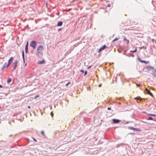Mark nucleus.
<instances>
[{"label": "nucleus", "instance_id": "f257e3e1", "mask_svg": "<svg viewBox=\"0 0 156 156\" xmlns=\"http://www.w3.org/2000/svg\"><path fill=\"white\" fill-rule=\"evenodd\" d=\"M44 50L43 47L41 45H39L37 48V56H39L42 55V52Z\"/></svg>", "mask_w": 156, "mask_h": 156}, {"label": "nucleus", "instance_id": "f03ea898", "mask_svg": "<svg viewBox=\"0 0 156 156\" xmlns=\"http://www.w3.org/2000/svg\"><path fill=\"white\" fill-rule=\"evenodd\" d=\"M37 45V42L35 41H31L30 44V46L32 47L34 49H35Z\"/></svg>", "mask_w": 156, "mask_h": 156}, {"label": "nucleus", "instance_id": "7ed1b4c3", "mask_svg": "<svg viewBox=\"0 0 156 156\" xmlns=\"http://www.w3.org/2000/svg\"><path fill=\"white\" fill-rule=\"evenodd\" d=\"M146 69L147 70L150 71H152V72H153V71H155V69L153 67L151 66H147L146 67Z\"/></svg>", "mask_w": 156, "mask_h": 156}, {"label": "nucleus", "instance_id": "20e7f679", "mask_svg": "<svg viewBox=\"0 0 156 156\" xmlns=\"http://www.w3.org/2000/svg\"><path fill=\"white\" fill-rule=\"evenodd\" d=\"M18 61L17 60L15 61L13 63V66L14 67L13 69L12 70V71H13L16 68Z\"/></svg>", "mask_w": 156, "mask_h": 156}, {"label": "nucleus", "instance_id": "39448f33", "mask_svg": "<svg viewBox=\"0 0 156 156\" xmlns=\"http://www.w3.org/2000/svg\"><path fill=\"white\" fill-rule=\"evenodd\" d=\"M145 91L146 93L147 94L150 95H151V96H153V94H152V93L147 88H146Z\"/></svg>", "mask_w": 156, "mask_h": 156}, {"label": "nucleus", "instance_id": "423d86ee", "mask_svg": "<svg viewBox=\"0 0 156 156\" xmlns=\"http://www.w3.org/2000/svg\"><path fill=\"white\" fill-rule=\"evenodd\" d=\"M13 60V57H11L10 58V59L9 60L8 64V65L7 66V67H8L9 66V65L12 62Z\"/></svg>", "mask_w": 156, "mask_h": 156}, {"label": "nucleus", "instance_id": "0eeeda50", "mask_svg": "<svg viewBox=\"0 0 156 156\" xmlns=\"http://www.w3.org/2000/svg\"><path fill=\"white\" fill-rule=\"evenodd\" d=\"M106 46L105 45H104L101 48L99 49L98 51V52H100L102 50H104L106 48Z\"/></svg>", "mask_w": 156, "mask_h": 156}, {"label": "nucleus", "instance_id": "6e6552de", "mask_svg": "<svg viewBox=\"0 0 156 156\" xmlns=\"http://www.w3.org/2000/svg\"><path fill=\"white\" fill-rule=\"evenodd\" d=\"M129 129H130L135 130L136 131H140V130L138 128H135L133 127H129Z\"/></svg>", "mask_w": 156, "mask_h": 156}, {"label": "nucleus", "instance_id": "1a4fd4ad", "mask_svg": "<svg viewBox=\"0 0 156 156\" xmlns=\"http://www.w3.org/2000/svg\"><path fill=\"white\" fill-rule=\"evenodd\" d=\"M28 42H27L25 47V52L26 53H28Z\"/></svg>", "mask_w": 156, "mask_h": 156}, {"label": "nucleus", "instance_id": "9d476101", "mask_svg": "<svg viewBox=\"0 0 156 156\" xmlns=\"http://www.w3.org/2000/svg\"><path fill=\"white\" fill-rule=\"evenodd\" d=\"M112 121L114 123H118L120 122V121L119 120L116 119H112Z\"/></svg>", "mask_w": 156, "mask_h": 156}, {"label": "nucleus", "instance_id": "9b49d317", "mask_svg": "<svg viewBox=\"0 0 156 156\" xmlns=\"http://www.w3.org/2000/svg\"><path fill=\"white\" fill-rule=\"evenodd\" d=\"M62 21H59L58 22L57 26H61L62 24Z\"/></svg>", "mask_w": 156, "mask_h": 156}, {"label": "nucleus", "instance_id": "f8f14e48", "mask_svg": "<svg viewBox=\"0 0 156 156\" xmlns=\"http://www.w3.org/2000/svg\"><path fill=\"white\" fill-rule=\"evenodd\" d=\"M44 61L43 60L41 61H38V63L39 64H41L44 63Z\"/></svg>", "mask_w": 156, "mask_h": 156}, {"label": "nucleus", "instance_id": "ddd939ff", "mask_svg": "<svg viewBox=\"0 0 156 156\" xmlns=\"http://www.w3.org/2000/svg\"><path fill=\"white\" fill-rule=\"evenodd\" d=\"M153 75L156 77V70L155 69V71H153V72L152 73Z\"/></svg>", "mask_w": 156, "mask_h": 156}, {"label": "nucleus", "instance_id": "4468645a", "mask_svg": "<svg viewBox=\"0 0 156 156\" xmlns=\"http://www.w3.org/2000/svg\"><path fill=\"white\" fill-rule=\"evenodd\" d=\"M136 51H137L136 48H135V50H133V51H130L131 52L134 53V52H136Z\"/></svg>", "mask_w": 156, "mask_h": 156}, {"label": "nucleus", "instance_id": "2eb2a0df", "mask_svg": "<svg viewBox=\"0 0 156 156\" xmlns=\"http://www.w3.org/2000/svg\"><path fill=\"white\" fill-rule=\"evenodd\" d=\"M12 80L10 78H9L7 80V82L8 83H9Z\"/></svg>", "mask_w": 156, "mask_h": 156}, {"label": "nucleus", "instance_id": "dca6fc26", "mask_svg": "<svg viewBox=\"0 0 156 156\" xmlns=\"http://www.w3.org/2000/svg\"><path fill=\"white\" fill-rule=\"evenodd\" d=\"M124 40L125 41H126L127 42V44H128L129 43V41L126 38H124Z\"/></svg>", "mask_w": 156, "mask_h": 156}, {"label": "nucleus", "instance_id": "f3484780", "mask_svg": "<svg viewBox=\"0 0 156 156\" xmlns=\"http://www.w3.org/2000/svg\"><path fill=\"white\" fill-rule=\"evenodd\" d=\"M6 63H5L3 65V68H2V69L3 70L4 68L6 66Z\"/></svg>", "mask_w": 156, "mask_h": 156}, {"label": "nucleus", "instance_id": "a211bd4d", "mask_svg": "<svg viewBox=\"0 0 156 156\" xmlns=\"http://www.w3.org/2000/svg\"><path fill=\"white\" fill-rule=\"evenodd\" d=\"M148 119L149 120H152L153 119V118L152 117H149Z\"/></svg>", "mask_w": 156, "mask_h": 156}, {"label": "nucleus", "instance_id": "6ab92c4d", "mask_svg": "<svg viewBox=\"0 0 156 156\" xmlns=\"http://www.w3.org/2000/svg\"><path fill=\"white\" fill-rule=\"evenodd\" d=\"M119 39V38H115V39L114 40H113V42H114V41H117Z\"/></svg>", "mask_w": 156, "mask_h": 156}, {"label": "nucleus", "instance_id": "aec40b11", "mask_svg": "<svg viewBox=\"0 0 156 156\" xmlns=\"http://www.w3.org/2000/svg\"><path fill=\"white\" fill-rule=\"evenodd\" d=\"M22 56H23V59L24 60V53L23 51V53H22Z\"/></svg>", "mask_w": 156, "mask_h": 156}, {"label": "nucleus", "instance_id": "412c9836", "mask_svg": "<svg viewBox=\"0 0 156 156\" xmlns=\"http://www.w3.org/2000/svg\"><path fill=\"white\" fill-rule=\"evenodd\" d=\"M148 115H151L153 116H156L154 114H149Z\"/></svg>", "mask_w": 156, "mask_h": 156}, {"label": "nucleus", "instance_id": "4be33fe9", "mask_svg": "<svg viewBox=\"0 0 156 156\" xmlns=\"http://www.w3.org/2000/svg\"><path fill=\"white\" fill-rule=\"evenodd\" d=\"M41 134L43 136H44V131H42L41 132Z\"/></svg>", "mask_w": 156, "mask_h": 156}, {"label": "nucleus", "instance_id": "5701e85b", "mask_svg": "<svg viewBox=\"0 0 156 156\" xmlns=\"http://www.w3.org/2000/svg\"><path fill=\"white\" fill-rule=\"evenodd\" d=\"M136 85L137 87H139L140 86V84H136Z\"/></svg>", "mask_w": 156, "mask_h": 156}, {"label": "nucleus", "instance_id": "b1692460", "mask_svg": "<svg viewBox=\"0 0 156 156\" xmlns=\"http://www.w3.org/2000/svg\"><path fill=\"white\" fill-rule=\"evenodd\" d=\"M70 82L68 83L66 85V87H67L68 86V85H69V84H70Z\"/></svg>", "mask_w": 156, "mask_h": 156}, {"label": "nucleus", "instance_id": "393cba45", "mask_svg": "<svg viewBox=\"0 0 156 156\" xmlns=\"http://www.w3.org/2000/svg\"><path fill=\"white\" fill-rule=\"evenodd\" d=\"M137 99L140 100H141L140 98V97H137L136 98Z\"/></svg>", "mask_w": 156, "mask_h": 156}, {"label": "nucleus", "instance_id": "a878e982", "mask_svg": "<svg viewBox=\"0 0 156 156\" xmlns=\"http://www.w3.org/2000/svg\"><path fill=\"white\" fill-rule=\"evenodd\" d=\"M51 115L52 117H53V113L52 112H51Z\"/></svg>", "mask_w": 156, "mask_h": 156}, {"label": "nucleus", "instance_id": "bb28decb", "mask_svg": "<svg viewBox=\"0 0 156 156\" xmlns=\"http://www.w3.org/2000/svg\"><path fill=\"white\" fill-rule=\"evenodd\" d=\"M87 71H86L84 73V76L86 75L87 74Z\"/></svg>", "mask_w": 156, "mask_h": 156}, {"label": "nucleus", "instance_id": "cd10ccee", "mask_svg": "<svg viewBox=\"0 0 156 156\" xmlns=\"http://www.w3.org/2000/svg\"><path fill=\"white\" fill-rule=\"evenodd\" d=\"M140 61L141 62H144V63H146V62L145 61H142V60H140Z\"/></svg>", "mask_w": 156, "mask_h": 156}, {"label": "nucleus", "instance_id": "c85d7f7f", "mask_svg": "<svg viewBox=\"0 0 156 156\" xmlns=\"http://www.w3.org/2000/svg\"><path fill=\"white\" fill-rule=\"evenodd\" d=\"M39 97V96L38 95H37V96H36L35 97V98H34L35 99H36L38 97Z\"/></svg>", "mask_w": 156, "mask_h": 156}, {"label": "nucleus", "instance_id": "c756f323", "mask_svg": "<svg viewBox=\"0 0 156 156\" xmlns=\"http://www.w3.org/2000/svg\"><path fill=\"white\" fill-rule=\"evenodd\" d=\"M80 72H83V73H84V71L83 70H80Z\"/></svg>", "mask_w": 156, "mask_h": 156}, {"label": "nucleus", "instance_id": "7c9ffc66", "mask_svg": "<svg viewBox=\"0 0 156 156\" xmlns=\"http://www.w3.org/2000/svg\"><path fill=\"white\" fill-rule=\"evenodd\" d=\"M107 109L108 110H110L111 109V108L109 107Z\"/></svg>", "mask_w": 156, "mask_h": 156}, {"label": "nucleus", "instance_id": "2f4dec72", "mask_svg": "<svg viewBox=\"0 0 156 156\" xmlns=\"http://www.w3.org/2000/svg\"><path fill=\"white\" fill-rule=\"evenodd\" d=\"M2 85H0V88H2Z\"/></svg>", "mask_w": 156, "mask_h": 156}, {"label": "nucleus", "instance_id": "473e14b6", "mask_svg": "<svg viewBox=\"0 0 156 156\" xmlns=\"http://www.w3.org/2000/svg\"><path fill=\"white\" fill-rule=\"evenodd\" d=\"M33 139H34V141H37L35 139H34V138Z\"/></svg>", "mask_w": 156, "mask_h": 156}, {"label": "nucleus", "instance_id": "72a5a7b5", "mask_svg": "<svg viewBox=\"0 0 156 156\" xmlns=\"http://www.w3.org/2000/svg\"><path fill=\"white\" fill-rule=\"evenodd\" d=\"M91 67V66H90L89 67H88V69H89Z\"/></svg>", "mask_w": 156, "mask_h": 156}, {"label": "nucleus", "instance_id": "f704fd0d", "mask_svg": "<svg viewBox=\"0 0 156 156\" xmlns=\"http://www.w3.org/2000/svg\"><path fill=\"white\" fill-rule=\"evenodd\" d=\"M101 85H99V87H101Z\"/></svg>", "mask_w": 156, "mask_h": 156}, {"label": "nucleus", "instance_id": "c9c22d12", "mask_svg": "<svg viewBox=\"0 0 156 156\" xmlns=\"http://www.w3.org/2000/svg\"><path fill=\"white\" fill-rule=\"evenodd\" d=\"M30 106H29L28 107V108H30Z\"/></svg>", "mask_w": 156, "mask_h": 156}, {"label": "nucleus", "instance_id": "e433bc0d", "mask_svg": "<svg viewBox=\"0 0 156 156\" xmlns=\"http://www.w3.org/2000/svg\"><path fill=\"white\" fill-rule=\"evenodd\" d=\"M61 30V29H59L58 30V31H59V30Z\"/></svg>", "mask_w": 156, "mask_h": 156}, {"label": "nucleus", "instance_id": "4c0bfd02", "mask_svg": "<svg viewBox=\"0 0 156 156\" xmlns=\"http://www.w3.org/2000/svg\"><path fill=\"white\" fill-rule=\"evenodd\" d=\"M89 88V89H90V87H89V88Z\"/></svg>", "mask_w": 156, "mask_h": 156}, {"label": "nucleus", "instance_id": "58836bf2", "mask_svg": "<svg viewBox=\"0 0 156 156\" xmlns=\"http://www.w3.org/2000/svg\"><path fill=\"white\" fill-rule=\"evenodd\" d=\"M155 43L156 44V40L155 41Z\"/></svg>", "mask_w": 156, "mask_h": 156}]
</instances>
